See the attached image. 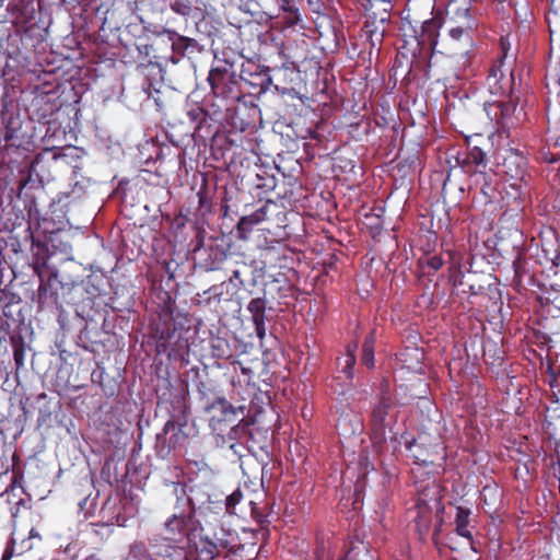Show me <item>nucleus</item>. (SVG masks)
I'll return each instance as SVG.
<instances>
[{
    "mask_svg": "<svg viewBox=\"0 0 560 560\" xmlns=\"http://www.w3.org/2000/svg\"><path fill=\"white\" fill-rule=\"evenodd\" d=\"M476 28L477 25H441L443 33H439L435 42H430L424 39L419 25L402 22V44L399 51H421L424 46H430L432 49L439 46L441 58L436 55L431 57L428 75L436 78L438 81H450L458 78L459 74L452 68L441 69V63H450L454 57L468 56L475 46Z\"/></svg>",
    "mask_w": 560,
    "mask_h": 560,
    "instance_id": "nucleus-1",
    "label": "nucleus"
},
{
    "mask_svg": "<svg viewBox=\"0 0 560 560\" xmlns=\"http://www.w3.org/2000/svg\"><path fill=\"white\" fill-rule=\"evenodd\" d=\"M164 296L158 318L151 324V334L159 353L166 354L170 359L184 360L190 350L189 320L176 312L175 301L167 292H164Z\"/></svg>",
    "mask_w": 560,
    "mask_h": 560,
    "instance_id": "nucleus-2",
    "label": "nucleus"
},
{
    "mask_svg": "<svg viewBox=\"0 0 560 560\" xmlns=\"http://www.w3.org/2000/svg\"><path fill=\"white\" fill-rule=\"evenodd\" d=\"M444 4L442 16H433L420 20L418 16L409 12L404 22L417 24L422 30L424 39L435 42L441 25H477L475 18L471 15V0H439Z\"/></svg>",
    "mask_w": 560,
    "mask_h": 560,
    "instance_id": "nucleus-3",
    "label": "nucleus"
},
{
    "mask_svg": "<svg viewBox=\"0 0 560 560\" xmlns=\"http://www.w3.org/2000/svg\"><path fill=\"white\" fill-rule=\"evenodd\" d=\"M189 548L191 560H220L235 553V538L233 535H228L225 539L217 538V533L212 530V522L205 520V524L199 525L198 540Z\"/></svg>",
    "mask_w": 560,
    "mask_h": 560,
    "instance_id": "nucleus-4",
    "label": "nucleus"
},
{
    "mask_svg": "<svg viewBox=\"0 0 560 560\" xmlns=\"http://www.w3.org/2000/svg\"><path fill=\"white\" fill-rule=\"evenodd\" d=\"M278 58L280 65L259 67V73L264 75L261 88L266 90L270 85L282 95L293 96L296 93L294 83L300 77L299 68L284 54L283 45L278 48Z\"/></svg>",
    "mask_w": 560,
    "mask_h": 560,
    "instance_id": "nucleus-5",
    "label": "nucleus"
},
{
    "mask_svg": "<svg viewBox=\"0 0 560 560\" xmlns=\"http://www.w3.org/2000/svg\"><path fill=\"white\" fill-rule=\"evenodd\" d=\"M150 549L142 541H135L129 549L128 560H191V549H185L179 542L166 536L150 540Z\"/></svg>",
    "mask_w": 560,
    "mask_h": 560,
    "instance_id": "nucleus-6",
    "label": "nucleus"
},
{
    "mask_svg": "<svg viewBox=\"0 0 560 560\" xmlns=\"http://www.w3.org/2000/svg\"><path fill=\"white\" fill-rule=\"evenodd\" d=\"M530 203L529 186L527 182L506 183L501 194V208L503 212L500 217L501 223L517 225L526 207Z\"/></svg>",
    "mask_w": 560,
    "mask_h": 560,
    "instance_id": "nucleus-7",
    "label": "nucleus"
},
{
    "mask_svg": "<svg viewBox=\"0 0 560 560\" xmlns=\"http://www.w3.org/2000/svg\"><path fill=\"white\" fill-rule=\"evenodd\" d=\"M397 406L395 399L383 392L378 401L372 409L370 418L371 439L374 444L381 445L386 441V429L396 421Z\"/></svg>",
    "mask_w": 560,
    "mask_h": 560,
    "instance_id": "nucleus-8",
    "label": "nucleus"
},
{
    "mask_svg": "<svg viewBox=\"0 0 560 560\" xmlns=\"http://www.w3.org/2000/svg\"><path fill=\"white\" fill-rule=\"evenodd\" d=\"M417 460H420L419 456L415 455ZM418 465L417 469H412V474L415 477V486L417 490V501L416 503H425L435 508L436 515L440 512L444 511V506L442 504V489L438 483L434 475L428 472L423 479L419 478V471L421 470V465L416 462Z\"/></svg>",
    "mask_w": 560,
    "mask_h": 560,
    "instance_id": "nucleus-9",
    "label": "nucleus"
},
{
    "mask_svg": "<svg viewBox=\"0 0 560 560\" xmlns=\"http://www.w3.org/2000/svg\"><path fill=\"white\" fill-rule=\"evenodd\" d=\"M208 82L215 97L224 100L240 98V84L237 74L226 68H212L208 75Z\"/></svg>",
    "mask_w": 560,
    "mask_h": 560,
    "instance_id": "nucleus-10",
    "label": "nucleus"
},
{
    "mask_svg": "<svg viewBox=\"0 0 560 560\" xmlns=\"http://www.w3.org/2000/svg\"><path fill=\"white\" fill-rule=\"evenodd\" d=\"M198 525H200V522L196 520V515L190 511L175 512L164 523L165 536L179 544L184 537H187L190 546L192 544L190 536L198 530Z\"/></svg>",
    "mask_w": 560,
    "mask_h": 560,
    "instance_id": "nucleus-11",
    "label": "nucleus"
},
{
    "mask_svg": "<svg viewBox=\"0 0 560 560\" xmlns=\"http://www.w3.org/2000/svg\"><path fill=\"white\" fill-rule=\"evenodd\" d=\"M209 423L214 431H225L226 428L235 427L238 413L237 409L225 398H218L207 406Z\"/></svg>",
    "mask_w": 560,
    "mask_h": 560,
    "instance_id": "nucleus-12",
    "label": "nucleus"
},
{
    "mask_svg": "<svg viewBox=\"0 0 560 560\" xmlns=\"http://www.w3.org/2000/svg\"><path fill=\"white\" fill-rule=\"evenodd\" d=\"M275 214H280L278 205L272 200H267L253 213L241 217L236 224L237 237L241 240H247L256 225L270 221Z\"/></svg>",
    "mask_w": 560,
    "mask_h": 560,
    "instance_id": "nucleus-13",
    "label": "nucleus"
},
{
    "mask_svg": "<svg viewBox=\"0 0 560 560\" xmlns=\"http://www.w3.org/2000/svg\"><path fill=\"white\" fill-rule=\"evenodd\" d=\"M500 173L505 176V182H527V159L515 150H508L498 164Z\"/></svg>",
    "mask_w": 560,
    "mask_h": 560,
    "instance_id": "nucleus-14",
    "label": "nucleus"
},
{
    "mask_svg": "<svg viewBox=\"0 0 560 560\" xmlns=\"http://www.w3.org/2000/svg\"><path fill=\"white\" fill-rule=\"evenodd\" d=\"M209 490L210 487L206 483L194 485L189 487L188 492H186L184 488L182 489L183 494L186 495L189 511L195 515L198 512L206 516L207 512H210V515H212V513H214L212 511L215 508L214 505L221 502L220 500L213 501Z\"/></svg>",
    "mask_w": 560,
    "mask_h": 560,
    "instance_id": "nucleus-15",
    "label": "nucleus"
},
{
    "mask_svg": "<svg viewBox=\"0 0 560 560\" xmlns=\"http://www.w3.org/2000/svg\"><path fill=\"white\" fill-rule=\"evenodd\" d=\"M516 104L512 101H497L493 103H489L486 106V112L488 116L495 121L504 130H509L514 128L518 124V118L515 115Z\"/></svg>",
    "mask_w": 560,
    "mask_h": 560,
    "instance_id": "nucleus-16",
    "label": "nucleus"
},
{
    "mask_svg": "<svg viewBox=\"0 0 560 560\" xmlns=\"http://www.w3.org/2000/svg\"><path fill=\"white\" fill-rule=\"evenodd\" d=\"M40 284L38 287L37 303L39 307L55 306L61 307L59 300V290L63 289L62 282L58 279V271L54 270L49 277L44 280L40 275Z\"/></svg>",
    "mask_w": 560,
    "mask_h": 560,
    "instance_id": "nucleus-17",
    "label": "nucleus"
},
{
    "mask_svg": "<svg viewBox=\"0 0 560 560\" xmlns=\"http://www.w3.org/2000/svg\"><path fill=\"white\" fill-rule=\"evenodd\" d=\"M40 540L42 537L35 528H31L27 536L21 532L14 530L10 542L2 553L1 560H10L13 556H21L31 551L35 547V544Z\"/></svg>",
    "mask_w": 560,
    "mask_h": 560,
    "instance_id": "nucleus-18",
    "label": "nucleus"
},
{
    "mask_svg": "<svg viewBox=\"0 0 560 560\" xmlns=\"http://www.w3.org/2000/svg\"><path fill=\"white\" fill-rule=\"evenodd\" d=\"M172 42L171 61L178 63L183 58H191L195 54L200 52L199 43L190 37L183 36L176 32H168Z\"/></svg>",
    "mask_w": 560,
    "mask_h": 560,
    "instance_id": "nucleus-19",
    "label": "nucleus"
},
{
    "mask_svg": "<svg viewBox=\"0 0 560 560\" xmlns=\"http://www.w3.org/2000/svg\"><path fill=\"white\" fill-rule=\"evenodd\" d=\"M454 532L462 538L466 539L468 544L474 542V529L476 528V516L472 514L470 508L465 505H454Z\"/></svg>",
    "mask_w": 560,
    "mask_h": 560,
    "instance_id": "nucleus-20",
    "label": "nucleus"
},
{
    "mask_svg": "<svg viewBox=\"0 0 560 560\" xmlns=\"http://www.w3.org/2000/svg\"><path fill=\"white\" fill-rule=\"evenodd\" d=\"M368 20L365 23L385 25L390 20L394 3L386 0H364Z\"/></svg>",
    "mask_w": 560,
    "mask_h": 560,
    "instance_id": "nucleus-21",
    "label": "nucleus"
},
{
    "mask_svg": "<svg viewBox=\"0 0 560 560\" xmlns=\"http://www.w3.org/2000/svg\"><path fill=\"white\" fill-rule=\"evenodd\" d=\"M456 162L466 173H483L486 168V153L477 145L456 158Z\"/></svg>",
    "mask_w": 560,
    "mask_h": 560,
    "instance_id": "nucleus-22",
    "label": "nucleus"
},
{
    "mask_svg": "<svg viewBox=\"0 0 560 560\" xmlns=\"http://www.w3.org/2000/svg\"><path fill=\"white\" fill-rule=\"evenodd\" d=\"M500 51L501 56L498 58L495 62L489 68V73L487 77V81L490 86H497L498 90L504 91L503 85L500 84L501 79L503 78V65L504 60L508 57V51L511 49V44L508 37L500 38Z\"/></svg>",
    "mask_w": 560,
    "mask_h": 560,
    "instance_id": "nucleus-23",
    "label": "nucleus"
},
{
    "mask_svg": "<svg viewBox=\"0 0 560 560\" xmlns=\"http://www.w3.org/2000/svg\"><path fill=\"white\" fill-rule=\"evenodd\" d=\"M435 508L425 503H416L413 522L420 539H424L431 530L433 510Z\"/></svg>",
    "mask_w": 560,
    "mask_h": 560,
    "instance_id": "nucleus-24",
    "label": "nucleus"
},
{
    "mask_svg": "<svg viewBox=\"0 0 560 560\" xmlns=\"http://www.w3.org/2000/svg\"><path fill=\"white\" fill-rule=\"evenodd\" d=\"M448 262H450V280L452 281L454 287H458L463 284V267L468 262V254L462 250H448Z\"/></svg>",
    "mask_w": 560,
    "mask_h": 560,
    "instance_id": "nucleus-25",
    "label": "nucleus"
},
{
    "mask_svg": "<svg viewBox=\"0 0 560 560\" xmlns=\"http://www.w3.org/2000/svg\"><path fill=\"white\" fill-rule=\"evenodd\" d=\"M186 423H178L172 419L165 423L163 434H171L167 442V453H170L171 450L184 446L188 439V434L184 431Z\"/></svg>",
    "mask_w": 560,
    "mask_h": 560,
    "instance_id": "nucleus-26",
    "label": "nucleus"
},
{
    "mask_svg": "<svg viewBox=\"0 0 560 560\" xmlns=\"http://www.w3.org/2000/svg\"><path fill=\"white\" fill-rule=\"evenodd\" d=\"M363 30L370 44V55H372L374 48L380 54L381 44L386 32L385 25L365 23Z\"/></svg>",
    "mask_w": 560,
    "mask_h": 560,
    "instance_id": "nucleus-27",
    "label": "nucleus"
},
{
    "mask_svg": "<svg viewBox=\"0 0 560 560\" xmlns=\"http://www.w3.org/2000/svg\"><path fill=\"white\" fill-rule=\"evenodd\" d=\"M209 516L211 518L210 521L212 522V530H214L217 533V538L225 539L228 535L230 537L232 535L234 536L235 552H236L241 547V539H240L238 533L235 529H233L232 527H230L229 525H226L223 521H221L219 518V513H212V515H209Z\"/></svg>",
    "mask_w": 560,
    "mask_h": 560,
    "instance_id": "nucleus-28",
    "label": "nucleus"
},
{
    "mask_svg": "<svg viewBox=\"0 0 560 560\" xmlns=\"http://www.w3.org/2000/svg\"><path fill=\"white\" fill-rule=\"evenodd\" d=\"M358 350L357 342L349 343L347 346V353L343 357V362L339 361L341 372L346 375L348 381H352L354 376V365L357 362L355 352Z\"/></svg>",
    "mask_w": 560,
    "mask_h": 560,
    "instance_id": "nucleus-29",
    "label": "nucleus"
},
{
    "mask_svg": "<svg viewBox=\"0 0 560 560\" xmlns=\"http://www.w3.org/2000/svg\"><path fill=\"white\" fill-rule=\"evenodd\" d=\"M376 341L375 330H371L364 338L362 343L361 362L366 368H374V346Z\"/></svg>",
    "mask_w": 560,
    "mask_h": 560,
    "instance_id": "nucleus-30",
    "label": "nucleus"
},
{
    "mask_svg": "<svg viewBox=\"0 0 560 560\" xmlns=\"http://www.w3.org/2000/svg\"><path fill=\"white\" fill-rule=\"evenodd\" d=\"M340 560H376L371 550L363 544L353 545Z\"/></svg>",
    "mask_w": 560,
    "mask_h": 560,
    "instance_id": "nucleus-31",
    "label": "nucleus"
},
{
    "mask_svg": "<svg viewBox=\"0 0 560 560\" xmlns=\"http://www.w3.org/2000/svg\"><path fill=\"white\" fill-rule=\"evenodd\" d=\"M444 261L441 256L439 255H428L424 257H421L418 260L419 268L424 272L425 269H428V273L436 272L441 269Z\"/></svg>",
    "mask_w": 560,
    "mask_h": 560,
    "instance_id": "nucleus-32",
    "label": "nucleus"
},
{
    "mask_svg": "<svg viewBox=\"0 0 560 560\" xmlns=\"http://www.w3.org/2000/svg\"><path fill=\"white\" fill-rule=\"evenodd\" d=\"M212 355L219 359H228L231 357V349L228 340L217 337L211 339Z\"/></svg>",
    "mask_w": 560,
    "mask_h": 560,
    "instance_id": "nucleus-33",
    "label": "nucleus"
},
{
    "mask_svg": "<svg viewBox=\"0 0 560 560\" xmlns=\"http://www.w3.org/2000/svg\"><path fill=\"white\" fill-rule=\"evenodd\" d=\"M260 257L264 268L277 267V261L282 259L277 248L272 246L265 247L261 250Z\"/></svg>",
    "mask_w": 560,
    "mask_h": 560,
    "instance_id": "nucleus-34",
    "label": "nucleus"
},
{
    "mask_svg": "<svg viewBox=\"0 0 560 560\" xmlns=\"http://www.w3.org/2000/svg\"><path fill=\"white\" fill-rule=\"evenodd\" d=\"M248 312L252 314V319L266 318V300L264 298L253 299L247 306Z\"/></svg>",
    "mask_w": 560,
    "mask_h": 560,
    "instance_id": "nucleus-35",
    "label": "nucleus"
},
{
    "mask_svg": "<svg viewBox=\"0 0 560 560\" xmlns=\"http://www.w3.org/2000/svg\"><path fill=\"white\" fill-rule=\"evenodd\" d=\"M191 122L196 124L195 131H200L202 125L208 120L209 114L199 106L192 107L187 113Z\"/></svg>",
    "mask_w": 560,
    "mask_h": 560,
    "instance_id": "nucleus-36",
    "label": "nucleus"
},
{
    "mask_svg": "<svg viewBox=\"0 0 560 560\" xmlns=\"http://www.w3.org/2000/svg\"><path fill=\"white\" fill-rule=\"evenodd\" d=\"M248 269L246 262L242 261L238 264V267L232 270V276L230 277V282L234 283L235 287L244 288L245 280L243 279V273Z\"/></svg>",
    "mask_w": 560,
    "mask_h": 560,
    "instance_id": "nucleus-37",
    "label": "nucleus"
},
{
    "mask_svg": "<svg viewBox=\"0 0 560 560\" xmlns=\"http://www.w3.org/2000/svg\"><path fill=\"white\" fill-rule=\"evenodd\" d=\"M539 325L545 330V334L549 336L560 334V323L558 322V319L545 317L544 319H539Z\"/></svg>",
    "mask_w": 560,
    "mask_h": 560,
    "instance_id": "nucleus-38",
    "label": "nucleus"
},
{
    "mask_svg": "<svg viewBox=\"0 0 560 560\" xmlns=\"http://www.w3.org/2000/svg\"><path fill=\"white\" fill-rule=\"evenodd\" d=\"M243 492L240 488L234 490L231 494H229L225 499V509L228 512H232L235 506L242 501Z\"/></svg>",
    "mask_w": 560,
    "mask_h": 560,
    "instance_id": "nucleus-39",
    "label": "nucleus"
},
{
    "mask_svg": "<svg viewBox=\"0 0 560 560\" xmlns=\"http://www.w3.org/2000/svg\"><path fill=\"white\" fill-rule=\"evenodd\" d=\"M172 8L184 15H187L191 11V1L190 0H176Z\"/></svg>",
    "mask_w": 560,
    "mask_h": 560,
    "instance_id": "nucleus-40",
    "label": "nucleus"
},
{
    "mask_svg": "<svg viewBox=\"0 0 560 560\" xmlns=\"http://www.w3.org/2000/svg\"><path fill=\"white\" fill-rule=\"evenodd\" d=\"M258 179H261L259 175H257ZM262 183H257L256 187L264 189L265 191H271L276 188V178L273 176H269L266 178H262Z\"/></svg>",
    "mask_w": 560,
    "mask_h": 560,
    "instance_id": "nucleus-41",
    "label": "nucleus"
},
{
    "mask_svg": "<svg viewBox=\"0 0 560 560\" xmlns=\"http://www.w3.org/2000/svg\"><path fill=\"white\" fill-rule=\"evenodd\" d=\"M9 480H11V477L9 476L8 469L0 471V497L7 493L10 489L11 483Z\"/></svg>",
    "mask_w": 560,
    "mask_h": 560,
    "instance_id": "nucleus-42",
    "label": "nucleus"
},
{
    "mask_svg": "<svg viewBox=\"0 0 560 560\" xmlns=\"http://www.w3.org/2000/svg\"><path fill=\"white\" fill-rule=\"evenodd\" d=\"M13 359L16 369H21L24 365L25 351L23 347H15L13 351Z\"/></svg>",
    "mask_w": 560,
    "mask_h": 560,
    "instance_id": "nucleus-43",
    "label": "nucleus"
},
{
    "mask_svg": "<svg viewBox=\"0 0 560 560\" xmlns=\"http://www.w3.org/2000/svg\"><path fill=\"white\" fill-rule=\"evenodd\" d=\"M265 319L266 318H259V319H256V320H253L254 325H255V331H256V335L257 337L262 340L266 336V326H265Z\"/></svg>",
    "mask_w": 560,
    "mask_h": 560,
    "instance_id": "nucleus-44",
    "label": "nucleus"
},
{
    "mask_svg": "<svg viewBox=\"0 0 560 560\" xmlns=\"http://www.w3.org/2000/svg\"><path fill=\"white\" fill-rule=\"evenodd\" d=\"M36 246L38 249H42L44 252L43 256H40L38 252L35 254L36 264L46 266L48 256L45 254V252H47V247L43 243H37Z\"/></svg>",
    "mask_w": 560,
    "mask_h": 560,
    "instance_id": "nucleus-45",
    "label": "nucleus"
},
{
    "mask_svg": "<svg viewBox=\"0 0 560 560\" xmlns=\"http://www.w3.org/2000/svg\"><path fill=\"white\" fill-rule=\"evenodd\" d=\"M540 158L542 161H545L549 164L556 163L560 159V156L558 154L551 153L549 150L546 151L545 149H542L540 151Z\"/></svg>",
    "mask_w": 560,
    "mask_h": 560,
    "instance_id": "nucleus-46",
    "label": "nucleus"
},
{
    "mask_svg": "<svg viewBox=\"0 0 560 560\" xmlns=\"http://www.w3.org/2000/svg\"><path fill=\"white\" fill-rule=\"evenodd\" d=\"M558 410H559V407H555V408L547 407V409H546L547 417H550V418L556 417V418L560 419V415H556Z\"/></svg>",
    "mask_w": 560,
    "mask_h": 560,
    "instance_id": "nucleus-47",
    "label": "nucleus"
},
{
    "mask_svg": "<svg viewBox=\"0 0 560 560\" xmlns=\"http://www.w3.org/2000/svg\"><path fill=\"white\" fill-rule=\"evenodd\" d=\"M549 3L551 10H553L555 12L560 11V0H549Z\"/></svg>",
    "mask_w": 560,
    "mask_h": 560,
    "instance_id": "nucleus-48",
    "label": "nucleus"
},
{
    "mask_svg": "<svg viewBox=\"0 0 560 560\" xmlns=\"http://www.w3.org/2000/svg\"><path fill=\"white\" fill-rule=\"evenodd\" d=\"M222 288V284L221 285H213L209 289V292L212 293L213 296H220L222 294V292H219V289Z\"/></svg>",
    "mask_w": 560,
    "mask_h": 560,
    "instance_id": "nucleus-49",
    "label": "nucleus"
},
{
    "mask_svg": "<svg viewBox=\"0 0 560 560\" xmlns=\"http://www.w3.org/2000/svg\"><path fill=\"white\" fill-rule=\"evenodd\" d=\"M442 525H443V518L441 517L439 521V525L435 527V529L433 532V537H436L440 534Z\"/></svg>",
    "mask_w": 560,
    "mask_h": 560,
    "instance_id": "nucleus-50",
    "label": "nucleus"
},
{
    "mask_svg": "<svg viewBox=\"0 0 560 560\" xmlns=\"http://www.w3.org/2000/svg\"><path fill=\"white\" fill-rule=\"evenodd\" d=\"M552 265L556 267H560V253H558L552 259Z\"/></svg>",
    "mask_w": 560,
    "mask_h": 560,
    "instance_id": "nucleus-51",
    "label": "nucleus"
},
{
    "mask_svg": "<svg viewBox=\"0 0 560 560\" xmlns=\"http://www.w3.org/2000/svg\"><path fill=\"white\" fill-rule=\"evenodd\" d=\"M252 513L257 518V521L259 523H264L265 522L264 516L261 514H256V510L255 509H253Z\"/></svg>",
    "mask_w": 560,
    "mask_h": 560,
    "instance_id": "nucleus-52",
    "label": "nucleus"
},
{
    "mask_svg": "<svg viewBox=\"0 0 560 560\" xmlns=\"http://www.w3.org/2000/svg\"><path fill=\"white\" fill-rule=\"evenodd\" d=\"M413 444H415V440H412V441H410V442H409V441H407V442H406V448H407V450H411V447H412V445H413Z\"/></svg>",
    "mask_w": 560,
    "mask_h": 560,
    "instance_id": "nucleus-53",
    "label": "nucleus"
},
{
    "mask_svg": "<svg viewBox=\"0 0 560 560\" xmlns=\"http://www.w3.org/2000/svg\"><path fill=\"white\" fill-rule=\"evenodd\" d=\"M283 8H284L285 10H289V11H292V10H293V9H292V8H293V5H292V7H289V5L287 7V5H284V4H283Z\"/></svg>",
    "mask_w": 560,
    "mask_h": 560,
    "instance_id": "nucleus-54",
    "label": "nucleus"
},
{
    "mask_svg": "<svg viewBox=\"0 0 560 560\" xmlns=\"http://www.w3.org/2000/svg\"><path fill=\"white\" fill-rule=\"evenodd\" d=\"M85 560H97L94 556L88 557Z\"/></svg>",
    "mask_w": 560,
    "mask_h": 560,
    "instance_id": "nucleus-55",
    "label": "nucleus"
},
{
    "mask_svg": "<svg viewBox=\"0 0 560 560\" xmlns=\"http://www.w3.org/2000/svg\"><path fill=\"white\" fill-rule=\"evenodd\" d=\"M308 1H310L312 4H313V3H317V2H318V0H308Z\"/></svg>",
    "mask_w": 560,
    "mask_h": 560,
    "instance_id": "nucleus-56",
    "label": "nucleus"
}]
</instances>
